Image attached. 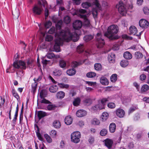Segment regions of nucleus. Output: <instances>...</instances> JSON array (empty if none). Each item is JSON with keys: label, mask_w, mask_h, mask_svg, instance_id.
<instances>
[{"label": "nucleus", "mask_w": 149, "mask_h": 149, "mask_svg": "<svg viewBox=\"0 0 149 149\" xmlns=\"http://www.w3.org/2000/svg\"><path fill=\"white\" fill-rule=\"evenodd\" d=\"M49 91L52 93H55L58 90V88L56 85H53L50 86L49 88Z\"/></svg>", "instance_id": "nucleus-30"}, {"label": "nucleus", "mask_w": 149, "mask_h": 149, "mask_svg": "<svg viewBox=\"0 0 149 149\" xmlns=\"http://www.w3.org/2000/svg\"><path fill=\"white\" fill-rule=\"evenodd\" d=\"M138 109V107L136 105L131 107L128 111V113L130 114L131 113L133 112L134 111Z\"/></svg>", "instance_id": "nucleus-46"}, {"label": "nucleus", "mask_w": 149, "mask_h": 149, "mask_svg": "<svg viewBox=\"0 0 149 149\" xmlns=\"http://www.w3.org/2000/svg\"><path fill=\"white\" fill-rule=\"evenodd\" d=\"M47 115V113L45 112L42 111H39L38 112V116L39 119Z\"/></svg>", "instance_id": "nucleus-29"}, {"label": "nucleus", "mask_w": 149, "mask_h": 149, "mask_svg": "<svg viewBox=\"0 0 149 149\" xmlns=\"http://www.w3.org/2000/svg\"><path fill=\"white\" fill-rule=\"evenodd\" d=\"M42 77V73L40 75L38 78H35L33 80L35 82H38L40 81Z\"/></svg>", "instance_id": "nucleus-52"}, {"label": "nucleus", "mask_w": 149, "mask_h": 149, "mask_svg": "<svg viewBox=\"0 0 149 149\" xmlns=\"http://www.w3.org/2000/svg\"><path fill=\"white\" fill-rule=\"evenodd\" d=\"M143 10L144 13L146 15L149 14V9L147 7H144L143 9Z\"/></svg>", "instance_id": "nucleus-60"}, {"label": "nucleus", "mask_w": 149, "mask_h": 149, "mask_svg": "<svg viewBox=\"0 0 149 149\" xmlns=\"http://www.w3.org/2000/svg\"><path fill=\"white\" fill-rule=\"evenodd\" d=\"M116 129V125L115 123H111L109 126V130L111 133H113L115 131Z\"/></svg>", "instance_id": "nucleus-28"}, {"label": "nucleus", "mask_w": 149, "mask_h": 149, "mask_svg": "<svg viewBox=\"0 0 149 149\" xmlns=\"http://www.w3.org/2000/svg\"><path fill=\"white\" fill-rule=\"evenodd\" d=\"M91 52L88 50L87 51H85L84 52V54L87 57H88L91 54Z\"/></svg>", "instance_id": "nucleus-61"}, {"label": "nucleus", "mask_w": 149, "mask_h": 149, "mask_svg": "<svg viewBox=\"0 0 149 149\" xmlns=\"http://www.w3.org/2000/svg\"><path fill=\"white\" fill-rule=\"evenodd\" d=\"M50 135L52 137L55 138L57 136V132L56 130H52L50 132Z\"/></svg>", "instance_id": "nucleus-47"}, {"label": "nucleus", "mask_w": 149, "mask_h": 149, "mask_svg": "<svg viewBox=\"0 0 149 149\" xmlns=\"http://www.w3.org/2000/svg\"><path fill=\"white\" fill-rule=\"evenodd\" d=\"M91 6V4L88 2H85L84 3H83L81 4L82 7L84 8H88L89 7Z\"/></svg>", "instance_id": "nucleus-41"}, {"label": "nucleus", "mask_w": 149, "mask_h": 149, "mask_svg": "<svg viewBox=\"0 0 149 149\" xmlns=\"http://www.w3.org/2000/svg\"><path fill=\"white\" fill-rule=\"evenodd\" d=\"M86 76L88 78H92L96 76V74L94 72H91L87 73Z\"/></svg>", "instance_id": "nucleus-32"}, {"label": "nucleus", "mask_w": 149, "mask_h": 149, "mask_svg": "<svg viewBox=\"0 0 149 149\" xmlns=\"http://www.w3.org/2000/svg\"><path fill=\"white\" fill-rule=\"evenodd\" d=\"M53 39V37L50 35H47L45 38V40L47 41H50Z\"/></svg>", "instance_id": "nucleus-56"}, {"label": "nucleus", "mask_w": 149, "mask_h": 149, "mask_svg": "<svg viewBox=\"0 0 149 149\" xmlns=\"http://www.w3.org/2000/svg\"><path fill=\"white\" fill-rule=\"evenodd\" d=\"M44 136L48 142L50 143L52 142V139L47 134H45Z\"/></svg>", "instance_id": "nucleus-50"}, {"label": "nucleus", "mask_w": 149, "mask_h": 149, "mask_svg": "<svg viewBox=\"0 0 149 149\" xmlns=\"http://www.w3.org/2000/svg\"><path fill=\"white\" fill-rule=\"evenodd\" d=\"M82 25V22L79 20H76L73 23V26L75 29H80L81 28Z\"/></svg>", "instance_id": "nucleus-15"}, {"label": "nucleus", "mask_w": 149, "mask_h": 149, "mask_svg": "<svg viewBox=\"0 0 149 149\" xmlns=\"http://www.w3.org/2000/svg\"><path fill=\"white\" fill-rule=\"evenodd\" d=\"M92 123L94 125H98L100 123V122L97 119L94 118L92 121Z\"/></svg>", "instance_id": "nucleus-49"}, {"label": "nucleus", "mask_w": 149, "mask_h": 149, "mask_svg": "<svg viewBox=\"0 0 149 149\" xmlns=\"http://www.w3.org/2000/svg\"><path fill=\"white\" fill-rule=\"evenodd\" d=\"M76 72V71L75 69L74 68H72L66 71V73L68 75L72 76L74 75Z\"/></svg>", "instance_id": "nucleus-24"}, {"label": "nucleus", "mask_w": 149, "mask_h": 149, "mask_svg": "<svg viewBox=\"0 0 149 149\" xmlns=\"http://www.w3.org/2000/svg\"><path fill=\"white\" fill-rule=\"evenodd\" d=\"M47 5V3L45 0H39L38 4L35 5L33 8V13L37 15L41 14L43 10L42 6L45 8Z\"/></svg>", "instance_id": "nucleus-4"}, {"label": "nucleus", "mask_w": 149, "mask_h": 149, "mask_svg": "<svg viewBox=\"0 0 149 149\" xmlns=\"http://www.w3.org/2000/svg\"><path fill=\"white\" fill-rule=\"evenodd\" d=\"M109 116V115L108 113L107 112H103L101 116V120L102 121H105L108 119Z\"/></svg>", "instance_id": "nucleus-20"}, {"label": "nucleus", "mask_w": 149, "mask_h": 149, "mask_svg": "<svg viewBox=\"0 0 149 149\" xmlns=\"http://www.w3.org/2000/svg\"><path fill=\"white\" fill-rule=\"evenodd\" d=\"M52 24V22L49 21H48L45 24V26L46 28H49L51 26Z\"/></svg>", "instance_id": "nucleus-59"}, {"label": "nucleus", "mask_w": 149, "mask_h": 149, "mask_svg": "<svg viewBox=\"0 0 149 149\" xmlns=\"http://www.w3.org/2000/svg\"><path fill=\"white\" fill-rule=\"evenodd\" d=\"M100 82L101 84L104 85H107L109 83L108 79L104 76H102L100 78Z\"/></svg>", "instance_id": "nucleus-18"}, {"label": "nucleus", "mask_w": 149, "mask_h": 149, "mask_svg": "<svg viewBox=\"0 0 149 149\" xmlns=\"http://www.w3.org/2000/svg\"><path fill=\"white\" fill-rule=\"evenodd\" d=\"M139 25L143 28H147L149 25L148 22L144 19H142L139 21Z\"/></svg>", "instance_id": "nucleus-14"}, {"label": "nucleus", "mask_w": 149, "mask_h": 149, "mask_svg": "<svg viewBox=\"0 0 149 149\" xmlns=\"http://www.w3.org/2000/svg\"><path fill=\"white\" fill-rule=\"evenodd\" d=\"M81 101V99L79 97L74 98L73 102V105L75 106H78L79 105Z\"/></svg>", "instance_id": "nucleus-27"}, {"label": "nucleus", "mask_w": 149, "mask_h": 149, "mask_svg": "<svg viewBox=\"0 0 149 149\" xmlns=\"http://www.w3.org/2000/svg\"><path fill=\"white\" fill-rule=\"evenodd\" d=\"M113 141L112 140L107 139L105 141V144L109 149H110L113 144Z\"/></svg>", "instance_id": "nucleus-19"}, {"label": "nucleus", "mask_w": 149, "mask_h": 149, "mask_svg": "<svg viewBox=\"0 0 149 149\" xmlns=\"http://www.w3.org/2000/svg\"><path fill=\"white\" fill-rule=\"evenodd\" d=\"M94 67L96 70L99 71L101 70L102 66L100 63H96L94 65Z\"/></svg>", "instance_id": "nucleus-43"}, {"label": "nucleus", "mask_w": 149, "mask_h": 149, "mask_svg": "<svg viewBox=\"0 0 149 149\" xmlns=\"http://www.w3.org/2000/svg\"><path fill=\"white\" fill-rule=\"evenodd\" d=\"M93 5H95L97 9H94L93 10L92 14L95 18L97 16V15L98 10L101 9V6L98 0H93Z\"/></svg>", "instance_id": "nucleus-9"}, {"label": "nucleus", "mask_w": 149, "mask_h": 149, "mask_svg": "<svg viewBox=\"0 0 149 149\" xmlns=\"http://www.w3.org/2000/svg\"><path fill=\"white\" fill-rule=\"evenodd\" d=\"M59 65L61 68H64L66 65V63L63 60H61L59 61Z\"/></svg>", "instance_id": "nucleus-44"}, {"label": "nucleus", "mask_w": 149, "mask_h": 149, "mask_svg": "<svg viewBox=\"0 0 149 149\" xmlns=\"http://www.w3.org/2000/svg\"><path fill=\"white\" fill-rule=\"evenodd\" d=\"M115 112L116 116L120 118H123L125 114L124 111L120 108L117 109L115 111Z\"/></svg>", "instance_id": "nucleus-16"}, {"label": "nucleus", "mask_w": 149, "mask_h": 149, "mask_svg": "<svg viewBox=\"0 0 149 149\" xmlns=\"http://www.w3.org/2000/svg\"><path fill=\"white\" fill-rule=\"evenodd\" d=\"M108 98H104L98 101L97 103L91 109L93 111H96L98 110H101L104 109V106L106 102L109 100Z\"/></svg>", "instance_id": "nucleus-5"}, {"label": "nucleus", "mask_w": 149, "mask_h": 149, "mask_svg": "<svg viewBox=\"0 0 149 149\" xmlns=\"http://www.w3.org/2000/svg\"><path fill=\"white\" fill-rule=\"evenodd\" d=\"M56 36L57 37L55 40L54 48L56 52H60V46L62 45L63 41L68 42L72 40L76 42L79 38V35L75 32L72 33L69 29L62 30L58 33H56Z\"/></svg>", "instance_id": "nucleus-1"}, {"label": "nucleus", "mask_w": 149, "mask_h": 149, "mask_svg": "<svg viewBox=\"0 0 149 149\" xmlns=\"http://www.w3.org/2000/svg\"><path fill=\"white\" fill-rule=\"evenodd\" d=\"M116 7L118 8V11L120 14L123 15H125L127 13V9L125 7L123 3L119 2L118 4L116 5Z\"/></svg>", "instance_id": "nucleus-10"}, {"label": "nucleus", "mask_w": 149, "mask_h": 149, "mask_svg": "<svg viewBox=\"0 0 149 149\" xmlns=\"http://www.w3.org/2000/svg\"><path fill=\"white\" fill-rule=\"evenodd\" d=\"M115 55L113 53L109 54L108 56V60L110 63H113L114 62Z\"/></svg>", "instance_id": "nucleus-23"}, {"label": "nucleus", "mask_w": 149, "mask_h": 149, "mask_svg": "<svg viewBox=\"0 0 149 149\" xmlns=\"http://www.w3.org/2000/svg\"><path fill=\"white\" fill-rule=\"evenodd\" d=\"M71 21L70 18L68 16H66L64 17V22L66 24H68Z\"/></svg>", "instance_id": "nucleus-45"}, {"label": "nucleus", "mask_w": 149, "mask_h": 149, "mask_svg": "<svg viewBox=\"0 0 149 149\" xmlns=\"http://www.w3.org/2000/svg\"><path fill=\"white\" fill-rule=\"evenodd\" d=\"M54 54L52 52H48L42 59V63L43 64L46 65L49 63V61L46 59L47 58L49 59H52L54 58Z\"/></svg>", "instance_id": "nucleus-11"}, {"label": "nucleus", "mask_w": 149, "mask_h": 149, "mask_svg": "<svg viewBox=\"0 0 149 149\" xmlns=\"http://www.w3.org/2000/svg\"><path fill=\"white\" fill-rule=\"evenodd\" d=\"M12 93L13 96L17 99L19 98V96L18 94L14 90H12Z\"/></svg>", "instance_id": "nucleus-58"}, {"label": "nucleus", "mask_w": 149, "mask_h": 149, "mask_svg": "<svg viewBox=\"0 0 149 149\" xmlns=\"http://www.w3.org/2000/svg\"><path fill=\"white\" fill-rule=\"evenodd\" d=\"M65 93L62 91H60L56 94V97L58 98H62L64 97L65 96Z\"/></svg>", "instance_id": "nucleus-31"}, {"label": "nucleus", "mask_w": 149, "mask_h": 149, "mask_svg": "<svg viewBox=\"0 0 149 149\" xmlns=\"http://www.w3.org/2000/svg\"><path fill=\"white\" fill-rule=\"evenodd\" d=\"M122 37L123 38L129 40H132V37H129L126 34L123 35H122Z\"/></svg>", "instance_id": "nucleus-64"}, {"label": "nucleus", "mask_w": 149, "mask_h": 149, "mask_svg": "<svg viewBox=\"0 0 149 149\" xmlns=\"http://www.w3.org/2000/svg\"><path fill=\"white\" fill-rule=\"evenodd\" d=\"M62 71L59 70H55L53 72V74L55 76H60L62 74Z\"/></svg>", "instance_id": "nucleus-39"}, {"label": "nucleus", "mask_w": 149, "mask_h": 149, "mask_svg": "<svg viewBox=\"0 0 149 149\" xmlns=\"http://www.w3.org/2000/svg\"><path fill=\"white\" fill-rule=\"evenodd\" d=\"M123 56L125 59H130L132 58V54L128 51L125 52L124 53Z\"/></svg>", "instance_id": "nucleus-26"}, {"label": "nucleus", "mask_w": 149, "mask_h": 149, "mask_svg": "<svg viewBox=\"0 0 149 149\" xmlns=\"http://www.w3.org/2000/svg\"><path fill=\"white\" fill-rule=\"evenodd\" d=\"M137 32L136 28L134 26H131L129 29V33L130 34L135 35Z\"/></svg>", "instance_id": "nucleus-21"}, {"label": "nucleus", "mask_w": 149, "mask_h": 149, "mask_svg": "<svg viewBox=\"0 0 149 149\" xmlns=\"http://www.w3.org/2000/svg\"><path fill=\"white\" fill-rule=\"evenodd\" d=\"M117 74H113L111 77L110 80L112 82H115L117 79Z\"/></svg>", "instance_id": "nucleus-36"}, {"label": "nucleus", "mask_w": 149, "mask_h": 149, "mask_svg": "<svg viewBox=\"0 0 149 149\" xmlns=\"http://www.w3.org/2000/svg\"><path fill=\"white\" fill-rule=\"evenodd\" d=\"M53 22L55 23H56V28L57 29L59 30V33L62 30H60L61 29V26L62 23V21L61 20H58L57 18L55 17H53L52 18Z\"/></svg>", "instance_id": "nucleus-13"}, {"label": "nucleus", "mask_w": 149, "mask_h": 149, "mask_svg": "<svg viewBox=\"0 0 149 149\" xmlns=\"http://www.w3.org/2000/svg\"><path fill=\"white\" fill-rule=\"evenodd\" d=\"M58 86L61 88H68L69 87V85L68 84H65L63 83H58Z\"/></svg>", "instance_id": "nucleus-38"}, {"label": "nucleus", "mask_w": 149, "mask_h": 149, "mask_svg": "<svg viewBox=\"0 0 149 149\" xmlns=\"http://www.w3.org/2000/svg\"><path fill=\"white\" fill-rule=\"evenodd\" d=\"M108 107L111 109H113L116 107V105L113 102H110L107 104Z\"/></svg>", "instance_id": "nucleus-51"}, {"label": "nucleus", "mask_w": 149, "mask_h": 149, "mask_svg": "<svg viewBox=\"0 0 149 149\" xmlns=\"http://www.w3.org/2000/svg\"><path fill=\"white\" fill-rule=\"evenodd\" d=\"M87 60L86 59L85 60L83 61H80L79 62H77V61H73L71 63V66L72 67L75 68L77 67L79 65L83 63H84L85 62V61Z\"/></svg>", "instance_id": "nucleus-25"}, {"label": "nucleus", "mask_w": 149, "mask_h": 149, "mask_svg": "<svg viewBox=\"0 0 149 149\" xmlns=\"http://www.w3.org/2000/svg\"><path fill=\"white\" fill-rule=\"evenodd\" d=\"M53 125L55 128H58L60 127L61 124L58 121L55 120L53 123Z\"/></svg>", "instance_id": "nucleus-34"}, {"label": "nucleus", "mask_w": 149, "mask_h": 149, "mask_svg": "<svg viewBox=\"0 0 149 149\" xmlns=\"http://www.w3.org/2000/svg\"><path fill=\"white\" fill-rule=\"evenodd\" d=\"M96 45L98 48L102 47L105 45L104 40L102 38L101 33L100 32L98 33L96 35Z\"/></svg>", "instance_id": "nucleus-8"}, {"label": "nucleus", "mask_w": 149, "mask_h": 149, "mask_svg": "<svg viewBox=\"0 0 149 149\" xmlns=\"http://www.w3.org/2000/svg\"><path fill=\"white\" fill-rule=\"evenodd\" d=\"M79 12L81 13L79 15V17L84 19V23L85 25L87 27L90 26V23L89 20L87 18L88 14L86 15L85 13H86L85 10L83 9H80L79 10Z\"/></svg>", "instance_id": "nucleus-6"}, {"label": "nucleus", "mask_w": 149, "mask_h": 149, "mask_svg": "<svg viewBox=\"0 0 149 149\" xmlns=\"http://www.w3.org/2000/svg\"><path fill=\"white\" fill-rule=\"evenodd\" d=\"M13 66L15 68H20L21 70L25 69L26 68V64L24 62L21 61L14 62ZM16 74L17 77H21L23 75V72L22 70H17L16 71Z\"/></svg>", "instance_id": "nucleus-3"}, {"label": "nucleus", "mask_w": 149, "mask_h": 149, "mask_svg": "<svg viewBox=\"0 0 149 149\" xmlns=\"http://www.w3.org/2000/svg\"><path fill=\"white\" fill-rule=\"evenodd\" d=\"M55 29L54 27H52L50 28L48 31L49 33L50 34H52L55 32Z\"/></svg>", "instance_id": "nucleus-57"}, {"label": "nucleus", "mask_w": 149, "mask_h": 149, "mask_svg": "<svg viewBox=\"0 0 149 149\" xmlns=\"http://www.w3.org/2000/svg\"><path fill=\"white\" fill-rule=\"evenodd\" d=\"M126 8H127L128 9H132L133 8V5L131 2L127 3L126 5Z\"/></svg>", "instance_id": "nucleus-48"}, {"label": "nucleus", "mask_w": 149, "mask_h": 149, "mask_svg": "<svg viewBox=\"0 0 149 149\" xmlns=\"http://www.w3.org/2000/svg\"><path fill=\"white\" fill-rule=\"evenodd\" d=\"M120 64L122 67H125L129 64L128 61L126 60L122 61L120 62Z\"/></svg>", "instance_id": "nucleus-35"}, {"label": "nucleus", "mask_w": 149, "mask_h": 149, "mask_svg": "<svg viewBox=\"0 0 149 149\" xmlns=\"http://www.w3.org/2000/svg\"><path fill=\"white\" fill-rule=\"evenodd\" d=\"M93 36L92 35L86 36L84 37V40L86 42H88L91 40L93 38Z\"/></svg>", "instance_id": "nucleus-40"}, {"label": "nucleus", "mask_w": 149, "mask_h": 149, "mask_svg": "<svg viewBox=\"0 0 149 149\" xmlns=\"http://www.w3.org/2000/svg\"><path fill=\"white\" fill-rule=\"evenodd\" d=\"M87 112L83 109L78 110L76 112V115L79 117H81L84 116L87 114Z\"/></svg>", "instance_id": "nucleus-17"}, {"label": "nucleus", "mask_w": 149, "mask_h": 149, "mask_svg": "<svg viewBox=\"0 0 149 149\" xmlns=\"http://www.w3.org/2000/svg\"><path fill=\"white\" fill-rule=\"evenodd\" d=\"M36 135L38 139L41 141H43V139L42 137L41 134L38 132H36Z\"/></svg>", "instance_id": "nucleus-63"}, {"label": "nucleus", "mask_w": 149, "mask_h": 149, "mask_svg": "<svg viewBox=\"0 0 149 149\" xmlns=\"http://www.w3.org/2000/svg\"><path fill=\"white\" fill-rule=\"evenodd\" d=\"M47 93L46 91L45 90H42L40 92V95L41 98L42 99L41 102L42 103H49V101L47 100L44 98L45 97H46Z\"/></svg>", "instance_id": "nucleus-12"}, {"label": "nucleus", "mask_w": 149, "mask_h": 149, "mask_svg": "<svg viewBox=\"0 0 149 149\" xmlns=\"http://www.w3.org/2000/svg\"><path fill=\"white\" fill-rule=\"evenodd\" d=\"M72 119L71 116H68L65 117V122L66 124L68 125H70L72 123Z\"/></svg>", "instance_id": "nucleus-22"}, {"label": "nucleus", "mask_w": 149, "mask_h": 149, "mask_svg": "<svg viewBox=\"0 0 149 149\" xmlns=\"http://www.w3.org/2000/svg\"><path fill=\"white\" fill-rule=\"evenodd\" d=\"M92 102V99L88 98L86 99L84 101V102L87 104H91Z\"/></svg>", "instance_id": "nucleus-54"}, {"label": "nucleus", "mask_w": 149, "mask_h": 149, "mask_svg": "<svg viewBox=\"0 0 149 149\" xmlns=\"http://www.w3.org/2000/svg\"><path fill=\"white\" fill-rule=\"evenodd\" d=\"M88 141L89 143L90 144L93 143L94 141V137L92 136H90L88 139Z\"/></svg>", "instance_id": "nucleus-62"}, {"label": "nucleus", "mask_w": 149, "mask_h": 149, "mask_svg": "<svg viewBox=\"0 0 149 149\" xmlns=\"http://www.w3.org/2000/svg\"><path fill=\"white\" fill-rule=\"evenodd\" d=\"M143 57L142 54L139 52H137L135 53V57L136 59L141 58Z\"/></svg>", "instance_id": "nucleus-37"}, {"label": "nucleus", "mask_w": 149, "mask_h": 149, "mask_svg": "<svg viewBox=\"0 0 149 149\" xmlns=\"http://www.w3.org/2000/svg\"><path fill=\"white\" fill-rule=\"evenodd\" d=\"M84 48L83 45L81 44L77 47V51L79 53L83 52L84 50Z\"/></svg>", "instance_id": "nucleus-33"}, {"label": "nucleus", "mask_w": 149, "mask_h": 149, "mask_svg": "<svg viewBox=\"0 0 149 149\" xmlns=\"http://www.w3.org/2000/svg\"><path fill=\"white\" fill-rule=\"evenodd\" d=\"M149 88V86L147 85H144L142 86L141 88V91L142 92H145L148 90Z\"/></svg>", "instance_id": "nucleus-42"}, {"label": "nucleus", "mask_w": 149, "mask_h": 149, "mask_svg": "<svg viewBox=\"0 0 149 149\" xmlns=\"http://www.w3.org/2000/svg\"><path fill=\"white\" fill-rule=\"evenodd\" d=\"M81 134L78 131L74 132L71 135V141L75 143H78L80 141Z\"/></svg>", "instance_id": "nucleus-7"}, {"label": "nucleus", "mask_w": 149, "mask_h": 149, "mask_svg": "<svg viewBox=\"0 0 149 149\" xmlns=\"http://www.w3.org/2000/svg\"><path fill=\"white\" fill-rule=\"evenodd\" d=\"M107 133V131L106 129H102V130L100 132V134L102 136H105Z\"/></svg>", "instance_id": "nucleus-53"}, {"label": "nucleus", "mask_w": 149, "mask_h": 149, "mask_svg": "<svg viewBox=\"0 0 149 149\" xmlns=\"http://www.w3.org/2000/svg\"><path fill=\"white\" fill-rule=\"evenodd\" d=\"M118 31V26L116 25L113 24L108 28L107 31L105 32L104 35L110 40H115L118 38V36H115Z\"/></svg>", "instance_id": "nucleus-2"}, {"label": "nucleus", "mask_w": 149, "mask_h": 149, "mask_svg": "<svg viewBox=\"0 0 149 149\" xmlns=\"http://www.w3.org/2000/svg\"><path fill=\"white\" fill-rule=\"evenodd\" d=\"M55 106L52 104H49L47 107V109L49 110H52L55 109Z\"/></svg>", "instance_id": "nucleus-55"}]
</instances>
